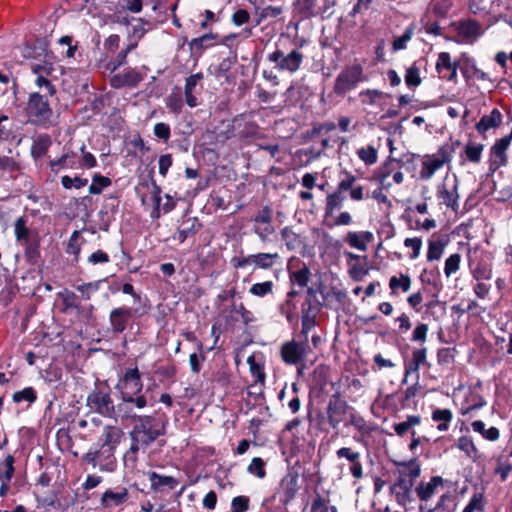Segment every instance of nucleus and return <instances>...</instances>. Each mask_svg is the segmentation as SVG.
I'll return each mask as SVG.
<instances>
[{"label": "nucleus", "instance_id": "obj_1", "mask_svg": "<svg viewBox=\"0 0 512 512\" xmlns=\"http://www.w3.org/2000/svg\"><path fill=\"white\" fill-rule=\"evenodd\" d=\"M166 424L153 415H142L134 422L129 433L137 437V442L151 445L165 434Z\"/></svg>", "mask_w": 512, "mask_h": 512}, {"label": "nucleus", "instance_id": "obj_2", "mask_svg": "<svg viewBox=\"0 0 512 512\" xmlns=\"http://www.w3.org/2000/svg\"><path fill=\"white\" fill-rule=\"evenodd\" d=\"M148 404L145 395L131 397L127 393L120 396V402L115 406V416L113 419L121 420L123 422H135L140 415L137 410L144 409Z\"/></svg>", "mask_w": 512, "mask_h": 512}, {"label": "nucleus", "instance_id": "obj_3", "mask_svg": "<svg viewBox=\"0 0 512 512\" xmlns=\"http://www.w3.org/2000/svg\"><path fill=\"white\" fill-rule=\"evenodd\" d=\"M48 95H41L38 92L31 93L27 102L26 112L30 121L37 125L45 126L52 117Z\"/></svg>", "mask_w": 512, "mask_h": 512}, {"label": "nucleus", "instance_id": "obj_4", "mask_svg": "<svg viewBox=\"0 0 512 512\" xmlns=\"http://www.w3.org/2000/svg\"><path fill=\"white\" fill-rule=\"evenodd\" d=\"M312 349L308 339H292L281 345L280 355L287 365H298L304 362Z\"/></svg>", "mask_w": 512, "mask_h": 512}, {"label": "nucleus", "instance_id": "obj_5", "mask_svg": "<svg viewBox=\"0 0 512 512\" xmlns=\"http://www.w3.org/2000/svg\"><path fill=\"white\" fill-rule=\"evenodd\" d=\"M86 405L90 411L96 412L104 417L115 416V406L110 393L100 389L91 391L86 399Z\"/></svg>", "mask_w": 512, "mask_h": 512}, {"label": "nucleus", "instance_id": "obj_6", "mask_svg": "<svg viewBox=\"0 0 512 512\" xmlns=\"http://www.w3.org/2000/svg\"><path fill=\"white\" fill-rule=\"evenodd\" d=\"M115 450L109 447H101L96 450H90L83 456V461L92 465L102 472H112L116 468Z\"/></svg>", "mask_w": 512, "mask_h": 512}, {"label": "nucleus", "instance_id": "obj_7", "mask_svg": "<svg viewBox=\"0 0 512 512\" xmlns=\"http://www.w3.org/2000/svg\"><path fill=\"white\" fill-rule=\"evenodd\" d=\"M304 55L298 50L293 49L288 54H284L281 50H276L269 54L268 60L275 63V67L280 71L295 73L301 66Z\"/></svg>", "mask_w": 512, "mask_h": 512}, {"label": "nucleus", "instance_id": "obj_8", "mask_svg": "<svg viewBox=\"0 0 512 512\" xmlns=\"http://www.w3.org/2000/svg\"><path fill=\"white\" fill-rule=\"evenodd\" d=\"M363 70L358 64L345 68L336 78L334 92L343 95L354 89L362 80Z\"/></svg>", "mask_w": 512, "mask_h": 512}, {"label": "nucleus", "instance_id": "obj_9", "mask_svg": "<svg viewBox=\"0 0 512 512\" xmlns=\"http://www.w3.org/2000/svg\"><path fill=\"white\" fill-rule=\"evenodd\" d=\"M352 411V407L339 395H333L326 407L327 420L333 429H337L341 422Z\"/></svg>", "mask_w": 512, "mask_h": 512}, {"label": "nucleus", "instance_id": "obj_10", "mask_svg": "<svg viewBox=\"0 0 512 512\" xmlns=\"http://www.w3.org/2000/svg\"><path fill=\"white\" fill-rule=\"evenodd\" d=\"M253 232L258 236L261 242H267L269 236L275 232L272 225V209L268 206L263 207L253 218Z\"/></svg>", "mask_w": 512, "mask_h": 512}, {"label": "nucleus", "instance_id": "obj_11", "mask_svg": "<svg viewBox=\"0 0 512 512\" xmlns=\"http://www.w3.org/2000/svg\"><path fill=\"white\" fill-rule=\"evenodd\" d=\"M116 388L119 390L120 396H123L124 393L131 397L142 395L143 383L139 370L137 368L128 369L117 383Z\"/></svg>", "mask_w": 512, "mask_h": 512}, {"label": "nucleus", "instance_id": "obj_12", "mask_svg": "<svg viewBox=\"0 0 512 512\" xmlns=\"http://www.w3.org/2000/svg\"><path fill=\"white\" fill-rule=\"evenodd\" d=\"M512 139V132L498 140L491 148L490 167L497 170L507 164L508 159L506 151L509 148Z\"/></svg>", "mask_w": 512, "mask_h": 512}, {"label": "nucleus", "instance_id": "obj_13", "mask_svg": "<svg viewBox=\"0 0 512 512\" xmlns=\"http://www.w3.org/2000/svg\"><path fill=\"white\" fill-rule=\"evenodd\" d=\"M133 316V309L129 307H118L113 309L109 315L111 330L114 333H122Z\"/></svg>", "mask_w": 512, "mask_h": 512}, {"label": "nucleus", "instance_id": "obj_14", "mask_svg": "<svg viewBox=\"0 0 512 512\" xmlns=\"http://www.w3.org/2000/svg\"><path fill=\"white\" fill-rule=\"evenodd\" d=\"M143 80V76L136 69H128L124 73L112 74L110 85L115 89L122 87H136Z\"/></svg>", "mask_w": 512, "mask_h": 512}, {"label": "nucleus", "instance_id": "obj_15", "mask_svg": "<svg viewBox=\"0 0 512 512\" xmlns=\"http://www.w3.org/2000/svg\"><path fill=\"white\" fill-rule=\"evenodd\" d=\"M437 197L445 204L448 208L453 211H457L459 208V193H458V180L455 178L451 185L443 184L437 189Z\"/></svg>", "mask_w": 512, "mask_h": 512}, {"label": "nucleus", "instance_id": "obj_16", "mask_svg": "<svg viewBox=\"0 0 512 512\" xmlns=\"http://www.w3.org/2000/svg\"><path fill=\"white\" fill-rule=\"evenodd\" d=\"M456 31L461 41L473 43L482 34L481 25L475 20L460 21L456 25Z\"/></svg>", "mask_w": 512, "mask_h": 512}, {"label": "nucleus", "instance_id": "obj_17", "mask_svg": "<svg viewBox=\"0 0 512 512\" xmlns=\"http://www.w3.org/2000/svg\"><path fill=\"white\" fill-rule=\"evenodd\" d=\"M412 484L410 479L397 478L396 482L391 486V493L395 496L396 501L401 506H406L412 501Z\"/></svg>", "mask_w": 512, "mask_h": 512}, {"label": "nucleus", "instance_id": "obj_18", "mask_svg": "<svg viewBox=\"0 0 512 512\" xmlns=\"http://www.w3.org/2000/svg\"><path fill=\"white\" fill-rule=\"evenodd\" d=\"M122 435L123 432L120 428L109 425L104 426L99 437V445L101 447H109L115 450L117 445L120 443Z\"/></svg>", "mask_w": 512, "mask_h": 512}, {"label": "nucleus", "instance_id": "obj_19", "mask_svg": "<svg viewBox=\"0 0 512 512\" xmlns=\"http://www.w3.org/2000/svg\"><path fill=\"white\" fill-rule=\"evenodd\" d=\"M317 305V303H313L310 308L303 307L301 318L302 328L300 332V338L302 339H308L309 332L314 328L316 324V317L319 313L317 311Z\"/></svg>", "mask_w": 512, "mask_h": 512}, {"label": "nucleus", "instance_id": "obj_20", "mask_svg": "<svg viewBox=\"0 0 512 512\" xmlns=\"http://www.w3.org/2000/svg\"><path fill=\"white\" fill-rule=\"evenodd\" d=\"M373 234L369 231L362 232H353L350 231L347 233L345 241L349 244L350 247L358 249L360 251L367 250V244L372 242Z\"/></svg>", "mask_w": 512, "mask_h": 512}, {"label": "nucleus", "instance_id": "obj_21", "mask_svg": "<svg viewBox=\"0 0 512 512\" xmlns=\"http://www.w3.org/2000/svg\"><path fill=\"white\" fill-rule=\"evenodd\" d=\"M128 499L126 488H120L118 491L111 489L105 491L101 497V505L105 508L119 506Z\"/></svg>", "mask_w": 512, "mask_h": 512}, {"label": "nucleus", "instance_id": "obj_22", "mask_svg": "<svg viewBox=\"0 0 512 512\" xmlns=\"http://www.w3.org/2000/svg\"><path fill=\"white\" fill-rule=\"evenodd\" d=\"M447 158H439V157H427L422 162V168L420 171V178L423 180H430L435 172L443 167Z\"/></svg>", "mask_w": 512, "mask_h": 512}, {"label": "nucleus", "instance_id": "obj_23", "mask_svg": "<svg viewBox=\"0 0 512 512\" xmlns=\"http://www.w3.org/2000/svg\"><path fill=\"white\" fill-rule=\"evenodd\" d=\"M442 478L434 476L429 482H421L416 487V493L421 501H428L436 492L438 486L442 484Z\"/></svg>", "mask_w": 512, "mask_h": 512}, {"label": "nucleus", "instance_id": "obj_24", "mask_svg": "<svg viewBox=\"0 0 512 512\" xmlns=\"http://www.w3.org/2000/svg\"><path fill=\"white\" fill-rule=\"evenodd\" d=\"M502 122V114L498 109H493L489 115H484L476 124V129L480 134L486 133L489 129L495 128Z\"/></svg>", "mask_w": 512, "mask_h": 512}, {"label": "nucleus", "instance_id": "obj_25", "mask_svg": "<svg viewBox=\"0 0 512 512\" xmlns=\"http://www.w3.org/2000/svg\"><path fill=\"white\" fill-rule=\"evenodd\" d=\"M398 477L405 480L410 479L412 484L420 476V466L416 461L398 463Z\"/></svg>", "mask_w": 512, "mask_h": 512}, {"label": "nucleus", "instance_id": "obj_26", "mask_svg": "<svg viewBox=\"0 0 512 512\" xmlns=\"http://www.w3.org/2000/svg\"><path fill=\"white\" fill-rule=\"evenodd\" d=\"M129 437L131 439L130 448L124 454V463L126 466H130L134 468L137 463V453L140 449H145L149 445L147 443L137 442V437L129 433Z\"/></svg>", "mask_w": 512, "mask_h": 512}, {"label": "nucleus", "instance_id": "obj_27", "mask_svg": "<svg viewBox=\"0 0 512 512\" xmlns=\"http://www.w3.org/2000/svg\"><path fill=\"white\" fill-rule=\"evenodd\" d=\"M252 262L255 267L268 270L280 259L278 253H257L252 254Z\"/></svg>", "mask_w": 512, "mask_h": 512}, {"label": "nucleus", "instance_id": "obj_28", "mask_svg": "<svg viewBox=\"0 0 512 512\" xmlns=\"http://www.w3.org/2000/svg\"><path fill=\"white\" fill-rule=\"evenodd\" d=\"M52 141L49 135L42 134L39 135L33 142L31 146V155L33 158L38 159L44 156L49 147L51 146Z\"/></svg>", "mask_w": 512, "mask_h": 512}, {"label": "nucleus", "instance_id": "obj_29", "mask_svg": "<svg viewBox=\"0 0 512 512\" xmlns=\"http://www.w3.org/2000/svg\"><path fill=\"white\" fill-rule=\"evenodd\" d=\"M233 126L239 129V136L242 138H253L258 133V125L254 121H242L241 117L233 120Z\"/></svg>", "mask_w": 512, "mask_h": 512}, {"label": "nucleus", "instance_id": "obj_30", "mask_svg": "<svg viewBox=\"0 0 512 512\" xmlns=\"http://www.w3.org/2000/svg\"><path fill=\"white\" fill-rule=\"evenodd\" d=\"M216 39H217V35H215V34H212V33L204 34L201 37L192 39L189 42V47L192 52L200 54V53H202L203 50L213 46Z\"/></svg>", "mask_w": 512, "mask_h": 512}, {"label": "nucleus", "instance_id": "obj_31", "mask_svg": "<svg viewBox=\"0 0 512 512\" xmlns=\"http://www.w3.org/2000/svg\"><path fill=\"white\" fill-rule=\"evenodd\" d=\"M431 417L434 422H438L437 429L444 432L448 430L453 414L450 409H435Z\"/></svg>", "mask_w": 512, "mask_h": 512}, {"label": "nucleus", "instance_id": "obj_32", "mask_svg": "<svg viewBox=\"0 0 512 512\" xmlns=\"http://www.w3.org/2000/svg\"><path fill=\"white\" fill-rule=\"evenodd\" d=\"M345 199V195L337 190H335L333 193L328 194L326 197V204L324 208L325 216L328 217L333 215L336 209H340L342 207Z\"/></svg>", "mask_w": 512, "mask_h": 512}, {"label": "nucleus", "instance_id": "obj_33", "mask_svg": "<svg viewBox=\"0 0 512 512\" xmlns=\"http://www.w3.org/2000/svg\"><path fill=\"white\" fill-rule=\"evenodd\" d=\"M445 246H446V242L442 239L429 240L428 241L427 260L430 262L439 260L443 255Z\"/></svg>", "mask_w": 512, "mask_h": 512}, {"label": "nucleus", "instance_id": "obj_34", "mask_svg": "<svg viewBox=\"0 0 512 512\" xmlns=\"http://www.w3.org/2000/svg\"><path fill=\"white\" fill-rule=\"evenodd\" d=\"M317 0H296L294 6L298 14L303 18H311L316 15Z\"/></svg>", "mask_w": 512, "mask_h": 512}, {"label": "nucleus", "instance_id": "obj_35", "mask_svg": "<svg viewBox=\"0 0 512 512\" xmlns=\"http://www.w3.org/2000/svg\"><path fill=\"white\" fill-rule=\"evenodd\" d=\"M512 451L507 454H502L497 460V466L495 468V474L500 477L502 481H505L511 472V464L509 461Z\"/></svg>", "mask_w": 512, "mask_h": 512}, {"label": "nucleus", "instance_id": "obj_36", "mask_svg": "<svg viewBox=\"0 0 512 512\" xmlns=\"http://www.w3.org/2000/svg\"><path fill=\"white\" fill-rule=\"evenodd\" d=\"M282 13V8L277 6H267L262 9L255 8V26L259 25L262 21L268 18H276Z\"/></svg>", "mask_w": 512, "mask_h": 512}, {"label": "nucleus", "instance_id": "obj_37", "mask_svg": "<svg viewBox=\"0 0 512 512\" xmlns=\"http://www.w3.org/2000/svg\"><path fill=\"white\" fill-rule=\"evenodd\" d=\"M475 432L480 433L485 439L495 441L499 438V430L496 427L485 428V424L481 420H476L471 424Z\"/></svg>", "mask_w": 512, "mask_h": 512}, {"label": "nucleus", "instance_id": "obj_38", "mask_svg": "<svg viewBox=\"0 0 512 512\" xmlns=\"http://www.w3.org/2000/svg\"><path fill=\"white\" fill-rule=\"evenodd\" d=\"M58 297L62 300L63 311L79 310L80 306L77 302V295L74 292L64 289L58 293Z\"/></svg>", "mask_w": 512, "mask_h": 512}, {"label": "nucleus", "instance_id": "obj_39", "mask_svg": "<svg viewBox=\"0 0 512 512\" xmlns=\"http://www.w3.org/2000/svg\"><path fill=\"white\" fill-rule=\"evenodd\" d=\"M420 422H421L420 416L409 415L405 421L394 425V431L396 432L397 435L403 436L408 431H410L413 427L419 425Z\"/></svg>", "mask_w": 512, "mask_h": 512}, {"label": "nucleus", "instance_id": "obj_40", "mask_svg": "<svg viewBox=\"0 0 512 512\" xmlns=\"http://www.w3.org/2000/svg\"><path fill=\"white\" fill-rule=\"evenodd\" d=\"M149 480L151 482V487L154 489H158L162 486H169L170 488H174L177 485V481L173 477L162 476L156 472H151L149 474Z\"/></svg>", "mask_w": 512, "mask_h": 512}, {"label": "nucleus", "instance_id": "obj_41", "mask_svg": "<svg viewBox=\"0 0 512 512\" xmlns=\"http://www.w3.org/2000/svg\"><path fill=\"white\" fill-rule=\"evenodd\" d=\"M104 280L83 283L75 286V289L81 293L84 300H90L92 295L100 289V285Z\"/></svg>", "mask_w": 512, "mask_h": 512}, {"label": "nucleus", "instance_id": "obj_42", "mask_svg": "<svg viewBox=\"0 0 512 512\" xmlns=\"http://www.w3.org/2000/svg\"><path fill=\"white\" fill-rule=\"evenodd\" d=\"M310 276V269L305 265L301 269L290 273L291 281L299 287H306L310 281Z\"/></svg>", "mask_w": 512, "mask_h": 512}, {"label": "nucleus", "instance_id": "obj_43", "mask_svg": "<svg viewBox=\"0 0 512 512\" xmlns=\"http://www.w3.org/2000/svg\"><path fill=\"white\" fill-rule=\"evenodd\" d=\"M389 287L392 290V293H395L398 288H401L403 292H407L411 287V279L405 274H401L399 278L393 276L389 280Z\"/></svg>", "mask_w": 512, "mask_h": 512}, {"label": "nucleus", "instance_id": "obj_44", "mask_svg": "<svg viewBox=\"0 0 512 512\" xmlns=\"http://www.w3.org/2000/svg\"><path fill=\"white\" fill-rule=\"evenodd\" d=\"M485 500L482 493H475L462 512H484Z\"/></svg>", "mask_w": 512, "mask_h": 512}, {"label": "nucleus", "instance_id": "obj_45", "mask_svg": "<svg viewBox=\"0 0 512 512\" xmlns=\"http://www.w3.org/2000/svg\"><path fill=\"white\" fill-rule=\"evenodd\" d=\"M111 185V180L108 177L102 176L100 174L94 175L92 179V183L89 186L90 194H100L105 187Z\"/></svg>", "mask_w": 512, "mask_h": 512}, {"label": "nucleus", "instance_id": "obj_46", "mask_svg": "<svg viewBox=\"0 0 512 512\" xmlns=\"http://www.w3.org/2000/svg\"><path fill=\"white\" fill-rule=\"evenodd\" d=\"M15 237L18 242L27 244L29 230L26 227V220L23 217H19L15 221Z\"/></svg>", "mask_w": 512, "mask_h": 512}, {"label": "nucleus", "instance_id": "obj_47", "mask_svg": "<svg viewBox=\"0 0 512 512\" xmlns=\"http://www.w3.org/2000/svg\"><path fill=\"white\" fill-rule=\"evenodd\" d=\"M355 182L356 177L352 173L344 171L341 173V179L338 182L336 190L344 194L346 191H351Z\"/></svg>", "mask_w": 512, "mask_h": 512}, {"label": "nucleus", "instance_id": "obj_48", "mask_svg": "<svg viewBox=\"0 0 512 512\" xmlns=\"http://www.w3.org/2000/svg\"><path fill=\"white\" fill-rule=\"evenodd\" d=\"M358 157L367 165L377 162V150L373 146L362 147L357 151Z\"/></svg>", "mask_w": 512, "mask_h": 512}, {"label": "nucleus", "instance_id": "obj_49", "mask_svg": "<svg viewBox=\"0 0 512 512\" xmlns=\"http://www.w3.org/2000/svg\"><path fill=\"white\" fill-rule=\"evenodd\" d=\"M36 398V392L32 387H26L23 390L16 391L12 396L15 403H20L22 401L33 403L36 401Z\"/></svg>", "mask_w": 512, "mask_h": 512}, {"label": "nucleus", "instance_id": "obj_50", "mask_svg": "<svg viewBox=\"0 0 512 512\" xmlns=\"http://www.w3.org/2000/svg\"><path fill=\"white\" fill-rule=\"evenodd\" d=\"M273 282L272 281H265L261 283H255L250 288V293L257 297H264L273 291Z\"/></svg>", "mask_w": 512, "mask_h": 512}, {"label": "nucleus", "instance_id": "obj_51", "mask_svg": "<svg viewBox=\"0 0 512 512\" xmlns=\"http://www.w3.org/2000/svg\"><path fill=\"white\" fill-rule=\"evenodd\" d=\"M461 256L458 253L450 255L445 261L444 273L446 277H450L457 272L460 267Z\"/></svg>", "mask_w": 512, "mask_h": 512}, {"label": "nucleus", "instance_id": "obj_52", "mask_svg": "<svg viewBox=\"0 0 512 512\" xmlns=\"http://www.w3.org/2000/svg\"><path fill=\"white\" fill-rule=\"evenodd\" d=\"M348 417L349 421L346 423V426L351 425L359 432H364L367 430L366 421L360 414L356 413L353 408L352 411H350Z\"/></svg>", "mask_w": 512, "mask_h": 512}, {"label": "nucleus", "instance_id": "obj_53", "mask_svg": "<svg viewBox=\"0 0 512 512\" xmlns=\"http://www.w3.org/2000/svg\"><path fill=\"white\" fill-rule=\"evenodd\" d=\"M264 467L265 463L263 459L260 457H254L247 470L249 473L256 475L258 478H264L266 475Z\"/></svg>", "mask_w": 512, "mask_h": 512}, {"label": "nucleus", "instance_id": "obj_54", "mask_svg": "<svg viewBox=\"0 0 512 512\" xmlns=\"http://www.w3.org/2000/svg\"><path fill=\"white\" fill-rule=\"evenodd\" d=\"M457 447L464 451L469 457H474L477 453V449L468 436H462L458 439Z\"/></svg>", "mask_w": 512, "mask_h": 512}, {"label": "nucleus", "instance_id": "obj_55", "mask_svg": "<svg viewBox=\"0 0 512 512\" xmlns=\"http://www.w3.org/2000/svg\"><path fill=\"white\" fill-rule=\"evenodd\" d=\"M87 183H88V179H86V178H80V177L71 178L67 175H65L61 178V184L65 189H71L72 187L79 189V188L86 186Z\"/></svg>", "mask_w": 512, "mask_h": 512}, {"label": "nucleus", "instance_id": "obj_56", "mask_svg": "<svg viewBox=\"0 0 512 512\" xmlns=\"http://www.w3.org/2000/svg\"><path fill=\"white\" fill-rule=\"evenodd\" d=\"M427 313L433 316L435 320H438L445 312V306L439 300L434 299L426 304Z\"/></svg>", "mask_w": 512, "mask_h": 512}, {"label": "nucleus", "instance_id": "obj_57", "mask_svg": "<svg viewBox=\"0 0 512 512\" xmlns=\"http://www.w3.org/2000/svg\"><path fill=\"white\" fill-rule=\"evenodd\" d=\"M405 82L409 87H417L421 84L419 69L416 65L409 67L405 74Z\"/></svg>", "mask_w": 512, "mask_h": 512}, {"label": "nucleus", "instance_id": "obj_58", "mask_svg": "<svg viewBox=\"0 0 512 512\" xmlns=\"http://www.w3.org/2000/svg\"><path fill=\"white\" fill-rule=\"evenodd\" d=\"M48 75L36 76L35 84L39 89H44L47 93L45 95L53 96L56 93L55 86L47 79Z\"/></svg>", "mask_w": 512, "mask_h": 512}, {"label": "nucleus", "instance_id": "obj_59", "mask_svg": "<svg viewBox=\"0 0 512 512\" xmlns=\"http://www.w3.org/2000/svg\"><path fill=\"white\" fill-rule=\"evenodd\" d=\"M404 246L413 250L412 254L410 255V259H416L419 257L421 252L422 240L418 237L406 238L404 240Z\"/></svg>", "mask_w": 512, "mask_h": 512}, {"label": "nucleus", "instance_id": "obj_60", "mask_svg": "<svg viewBox=\"0 0 512 512\" xmlns=\"http://www.w3.org/2000/svg\"><path fill=\"white\" fill-rule=\"evenodd\" d=\"M249 509V498L237 496L232 499L231 512H245Z\"/></svg>", "mask_w": 512, "mask_h": 512}, {"label": "nucleus", "instance_id": "obj_61", "mask_svg": "<svg viewBox=\"0 0 512 512\" xmlns=\"http://www.w3.org/2000/svg\"><path fill=\"white\" fill-rule=\"evenodd\" d=\"M483 145H467L465 154L467 158L474 163H478L481 159Z\"/></svg>", "mask_w": 512, "mask_h": 512}, {"label": "nucleus", "instance_id": "obj_62", "mask_svg": "<svg viewBox=\"0 0 512 512\" xmlns=\"http://www.w3.org/2000/svg\"><path fill=\"white\" fill-rule=\"evenodd\" d=\"M53 65L50 62L44 61L43 63H32L31 70L36 75H50L53 71Z\"/></svg>", "mask_w": 512, "mask_h": 512}, {"label": "nucleus", "instance_id": "obj_63", "mask_svg": "<svg viewBox=\"0 0 512 512\" xmlns=\"http://www.w3.org/2000/svg\"><path fill=\"white\" fill-rule=\"evenodd\" d=\"M427 334H428V325L421 323L415 327L411 340L413 342L424 343L427 339Z\"/></svg>", "mask_w": 512, "mask_h": 512}, {"label": "nucleus", "instance_id": "obj_64", "mask_svg": "<svg viewBox=\"0 0 512 512\" xmlns=\"http://www.w3.org/2000/svg\"><path fill=\"white\" fill-rule=\"evenodd\" d=\"M329 506L327 501L320 495L312 501L310 512H328Z\"/></svg>", "mask_w": 512, "mask_h": 512}]
</instances>
